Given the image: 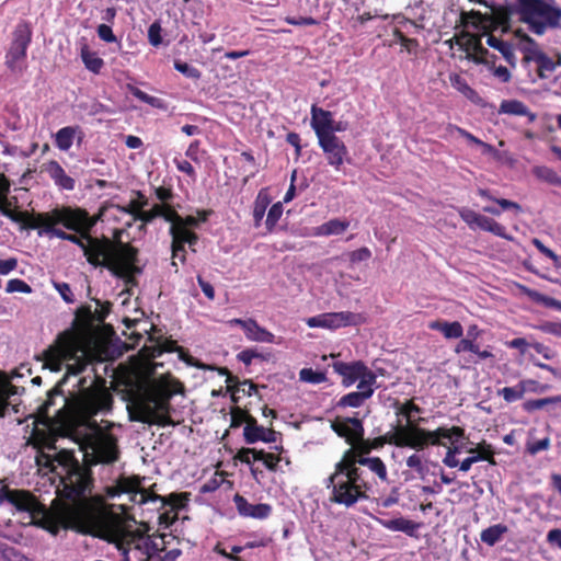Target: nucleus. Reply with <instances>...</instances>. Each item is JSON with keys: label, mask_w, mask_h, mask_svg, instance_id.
Here are the masks:
<instances>
[{"label": "nucleus", "mask_w": 561, "mask_h": 561, "mask_svg": "<svg viewBox=\"0 0 561 561\" xmlns=\"http://www.w3.org/2000/svg\"><path fill=\"white\" fill-rule=\"evenodd\" d=\"M182 392V383L173 378L161 377L154 380L138 401V415L131 420L148 424H167L171 409L170 400L173 396Z\"/></svg>", "instance_id": "nucleus-6"}, {"label": "nucleus", "mask_w": 561, "mask_h": 561, "mask_svg": "<svg viewBox=\"0 0 561 561\" xmlns=\"http://www.w3.org/2000/svg\"><path fill=\"white\" fill-rule=\"evenodd\" d=\"M111 542L122 552L124 557L130 551L139 552L141 556L152 558L163 551V536H149L146 529L137 527L129 529L127 527H118L111 535Z\"/></svg>", "instance_id": "nucleus-9"}, {"label": "nucleus", "mask_w": 561, "mask_h": 561, "mask_svg": "<svg viewBox=\"0 0 561 561\" xmlns=\"http://www.w3.org/2000/svg\"><path fill=\"white\" fill-rule=\"evenodd\" d=\"M345 453H351L350 465L355 468L366 467L371 473L376 474L382 482L388 481V471L383 461L379 457H365L360 450L350 448Z\"/></svg>", "instance_id": "nucleus-17"}, {"label": "nucleus", "mask_w": 561, "mask_h": 561, "mask_svg": "<svg viewBox=\"0 0 561 561\" xmlns=\"http://www.w3.org/2000/svg\"><path fill=\"white\" fill-rule=\"evenodd\" d=\"M520 20L528 25L530 32L542 35L548 28L559 25L561 9L545 0H523Z\"/></svg>", "instance_id": "nucleus-10"}, {"label": "nucleus", "mask_w": 561, "mask_h": 561, "mask_svg": "<svg viewBox=\"0 0 561 561\" xmlns=\"http://www.w3.org/2000/svg\"><path fill=\"white\" fill-rule=\"evenodd\" d=\"M270 204H271V197L267 193V190L262 188L257 193L256 198L254 201V206H253V220H254L255 227H260V225L264 218L266 208L268 207Z\"/></svg>", "instance_id": "nucleus-30"}, {"label": "nucleus", "mask_w": 561, "mask_h": 561, "mask_svg": "<svg viewBox=\"0 0 561 561\" xmlns=\"http://www.w3.org/2000/svg\"><path fill=\"white\" fill-rule=\"evenodd\" d=\"M371 257V251L364 247L350 253V261L352 263H358L367 261Z\"/></svg>", "instance_id": "nucleus-57"}, {"label": "nucleus", "mask_w": 561, "mask_h": 561, "mask_svg": "<svg viewBox=\"0 0 561 561\" xmlns=\"http://www.w3.org/2000/svg\"><path fill=\"white\" fill-rule=\"evenodd\" d=\"M478 344L476 341H472V339H461L457 345L455 346V352L457 354L463 353V352H470V353H478Z\"/></svg>", "instance_id": "nucleus-55"}, {"label": "nucleus", "mask_w": 561, "mask_h": 561, "mask_svg": "<svg viewBox=\"0 0 561 561\" xmlns=\"http://www.w3.org/2000/svg\"><path fill=\"white\" fill-rule=\"evenodd\" d=\"M500 113L510 114V115H518L526 116L528 115L527 106L517 100H504L500 105Z\"/></svg>", "instance_id": "nucleus-38"}, {"label": "nucleus", "mask_w": 561, "mask_h": 561, "mask_svg": "<svg viewBox=\"0 0 561 561\" xmlns=\"http://www.w3.org/2000/svg\"><path fill=\"white\" fill-rule=\"evenodd\" d=\"M463 23H471V25L477 30L485 31L486 26H484L485 18L482 13L477 11H471L470 13L462 14Z\"/></svg>", "instance_id": "nucleus-47"}, {"label": "nucleus", "mask_w": 561, "mask_h": 561, "mask_svg": "<svg viewBox=\"0 0 561 561\" xmlns=\"http://www.w3.org/2000/svg\"><path fill=\"white\" fill-rule=\"evenodd\" d=\"M332 367L336 374L343 377L342 383L345 387L354 385L370 369L360 360L351 363L334 362Z\"/></svg>", "instance_id": "nucleus-18"}, {"label": "nucleus", "mask_w": 561, "mask_h": 561, "mask_svg": "<svg viewBox=\"0 0 561 561\" xmlns=\"http://www.w3.org/2000/svg\"><path fill=\"white\" fill-rule=\"evenodd\" d=\"M515 37L518 39L517 47L524 54V60L527 62H537L545 53L537 42L528 36L524 31L516 30Z\"/></svg>", "instance_id": "nucleus-23"}, {"label": "nucleus", "mask_w": 561, "mask_h": 561, "mask_svg": "<svg viewBox=\"0 0 561 561\" xmlns=\"http://www.w3.org/2000/svg\"><path fill=\"white\" fill-rule=\"evenodd\" d=\"M43 355L45 366L51 371H60L65 367V377L82 373L92 360L90 352L69 336H60Z\"/></svg>", "instance_id": "nucleus-7"}, {"label": "nucleus", "mask_w": 561, "mask_h": 561, "mask_svg": "<svg viewBox=\"0 0 561 561\" xmlns=\"http://www.w3.org/2000/svg\"><path fill=\"white\" fill-rule=\"evenodd\" d=\"M463 435V428L458 426L450 428L440 426L434 431H428L415 425H410L398 427L390 443L398 447H410L415 450H423L430 445L445 446L444 440L454 444L459 438H462Z\"/></svg>", "instance_id": "nucleus-8"}, {"label": "nucleus", "mask_w": 561, "mask_h": 561, "mask_svg": "<svg viewBox=\"0 0 561 561\" xmlns=\"http://www.w3.org/2000/svg\"><path fill=\"white\" fill-rule=\"evenodd\" d=\"M7 293H25L30 294L32 291V288L30 285H27L24 280L14 278L10 279L7 283Z\"/></svg>", "instance_id": "nucleus-51"}, {"label": "nucleus", "mask_w": 561, "mask_h": 561, "mask_svg": "<svg viewBox=\"0 0 561 561\" xmlns=\"http://www.w3.org/2000/svg\"><path fill=\"white\" fill-rule=\"evenodd\" d=\"M260 460L263 461L264 466L268 470L275 471L277 463L280 461V457L273 454H267L263 450V457Z\"/></svg>", "instance_id": "nucleus-61"}, {"label": "nucleus", "mask_w": 561, "mask_h": 561, "mask_svg": "<svg viewBox=\"0 0 561 561\" xmlns=\"http://www.w3.org/2000/svg\"><path fill=\"white\" fill-rule=\"evenodd\" d=\"M507 530L508 528L504 524H496L483 529L480 534V539L485 545L492 547L502 539Z\"/></svg>", "instance_id": "nucleus-32"}, {"label": "nucleus", "mask_w": 561, "mask_h": 561, "mask_svg": "<svg viewBox=\"0 0 561 561\" xmlns=\"http://www.w3.org/2000/svg\"><path fill=\"white\" fill-rule=\"evenodd\" d=\"M407 466L411 469H414L420 474H423L425 471V467L422 462V459L417 454H413L408 457Z\"/></svg>", "instance_id": "nucleus-59"}, {"label": "nucleus", "mask_w": 561, "mask_h": 561, "mask_svg": "<svg viewBox=\"0 0 561 561\" xmlns=\"http://www.w3.org/2000/svg\"><path fill=\"white\" fill-rule=\"evenodd\" d=\"M367 399H369V392L353 391L340 399L339 407L359 408Z\"/></svg>", "instance_id": "nucleus-39"}, {"label": "nucleus", "mask_w": 561, "mask_h": 561, "mask_svg": "<svg viewBox=\"0 0 561 561\" xmlns=\"http://www.w3.org/2000/svg\"><path fill=\"white\" fill-rule=\"evenodd\" d=\"M174 68L187 78L199 79L201 77V71L197 68L181 60L174 61Z\"/></svg>", "instance_id": "nucleus-50"}, {"label": "nucleus", "mask_w": 561, "mask_h": 561, "mask_svg": "<svg viewBox=\"0 0 561 561\" xmlns=\"http://www.w3.org/2000/svg\"><path fill=\"white\" fill-rule=\"evenodd\" d=\"M0 559L3 561H24L23 556L2 541H0Z\"/></svg>", "instance_id": "nucleus-48"}, {"label": "nucleus", "mask_w": 561, "mask_h": 561, "mask_svg": "<svg viewBox=\"0 0 561 561\" xmlns=\"http://www.w3.org/2000/svg\"><path fill=\"white\" fill-rule=\"evenodd\" d=\"M460 216L468 225L472 226L476 225L478 227L480 218L482 215L477 214L473 210L470 209H463L460 211Z\"/></svg>", "instance_id": "nucleus-62"}, {"label": "nucleus", "mask_w": 561, "mask_h": 561, "mask_svg": "<svg viewBox=\"0 0 561 561\" xmlns=\"http://www.w3.org/2000/svg\"><path fill=\"white\" fill-rule=\"evenodd\" d=\"M428 328L440 332L446 339H459L463 334V328L460 322L436 320L428 323Z\"/></svg>", "instance_id": "nucleus-28"}, {"label": "nucleus", "mask_w": 561, "mask_h": 561, "mask_svg": "<svg viewBox=\"0 0 561 561\" xmlns=\"http://www.w3.org/2000/svg\"><path fill=\"white\" fill-rule=\"evenodd\" d=\"M533 174L549 184L561 185V178L557 175L551 169L542 165H536L533 168Z\"/></svg>", "instance_id": "nucleus-41"}, {"label": "nucleus", "mask_w": 561, "mask_h": 561, "mask_svg": "<svg viewBox=\"0 0 561 561\" xmlns=\"http://www.w3.org/2000/svg\"><path fill=\"white\" fill-rule=\"evenodd\" d=\"M332 430L340 436L344 437L346 442L357 451L369 453L370 447L368 443L364 442V427L362 422L355 417H347L344 420H336L332 423Z\"/></svg>", "instance_id": "nucleus-13"}, {"label": "nucleus", "mask_w": 561, "mask_h": 561, "mask_svg": "<svg viewBox=\"0 0 561 561\" xmlns=\"http://www.w3.org/2000/svg\"><path fill=\"white\" fill-rule=\"evenodd\" d=\"M54 288L58 291L65 302L72 304L75 302V295L67 283L54 282Z\"/></svg>", "instance_id": "nucleus-52"}, {"label": "nucleus", "mask_w": 561, "mask_h": 561, "mask_svg": "<svg viewBox=\"0 0 561 561\" xmlns=\"http://www.w3.org/2000/svg\"><path fill=\"white\" fill-rule=\"evenodd\" d=\"M446 136L453 137L454 134H458L459 136L463 137L468 142L473 145L482 144V140L470 134L463 128H460L456 125L448 124L445 128Z\"/></svg>", "instance_id": "nucleus-45"}, {"label": "nucleus", "mask_w": 561, "mask_h": 561, "mask_svg": "<svg viewBox=\"0 0 561 561\" xmlns=\"http://www.w3.org/2000/svg\"><path fill=\"white\" fill-rule=\"evenodd\" d=\"M12 203L7 198V196L0 197V213L12 221H20L21 215L11 210Z\"/></svg>", "instance_id": "nucleus-53"}, {"label": "nucleus", "mask_w": 561, "mask_h": 561, "mask_svg": "<svg viewBox=\"0 0 561 561\" xmlns=\"http://www.w3.org/2000/svg\"><path fill=\"white\" fill-rule=\"evenodd\" d=\"M118 489L121 493L127 494L129 500L136 504L160 503V507L165 505V501L162 496L140 489L138 479H122L118 482Z\"/></svg>", "instance_id": "nucleus-15"}, {"label": "nucleus", "mask_w": 561, "mask_h": 561, "mask_svg": "<svg viewBox=\"0 0 561 561\" xmlns=\"http://www.w3.org/2000/svg\"><path fill=\"white\" fill-rule=\"evenodd\" d=\"M169 214H173V209L170 206L157 204L149 210L138 211V215H136V220H140L142 222H151L158 217H162L164 220H167Z\"/></svg>", "instance_id": "nucleus-33"}, {"label": "nucleus", "mask_w": 561, "mask_h": 561, "mask_svg": "<svg viewBox=\"0 0 561 561\" xmlns=\"http://www.w3.org/2000/svg\"><path fill=\"white\" fill-rule=\"evenodd\" d=\"M3 502H8L20 512L28 513L31 523L41 526L53 535H57L61 528L77 529L82 522L83 507L78 503L66 505L65 502L54 500L53 506L47 508L30 492L8 488L0 489V504Z\"/></svg>", "instance_id": "nucleus-2"}, {"label": "nucleus", "mask_w": 561, "mask_h": 561, "mask_svg": "<svg viewBox=\"0 0 561 561\" xmlns=\"http://www.w3.org/2000/svg\"><path fill=\"white\" fill-rule=\"evenodd\" d=\"M282 215H283L282 203L278 202V203L272 205V207L270 208V210L267 213V217L265 220V226L268 231L273 230V228L276 226L277 221L282 217Z\"/></svg>", "instance_id": "nucleus-46"}, {"label": "nucleus", "mask_w": 561, "mask_h": 561, "mask_svg": "<svg viewBox=\"0 0 561 561\" xmlns=\"http://www.w3.org/2000/svg\"><path fill=\"white\" fill-rule=\"evenodd\" d=\"M539 329L548 334L561 336V323L560 322H545Z\"/></svg>", "instance_id": "nucleus-63"}, {"label": "nucleus", "mask_w": 561, "mask_h": 561, "mask_svg": "<svg viewBox=\"0 0 561 561\" xmlns=\"http://www.w3.org/2000/svg\"><path fill=\"white\" fill-rule=\"evenodd\" d=\"M32 39V30L26 22H20L13 32L11 46L5 55V64L13 72L23 70V61Z\"/></svg>", "instance_id": "nucleus-12"}, {"label": "nucleus", "mask_w": 561, "mask_h": 561, "mask_svg": "<svg viewBox=\"0 0 561 561\" xmlns=\"http://www.w3.org/2000/svg\"><path fill=\"white\" fill-rule=\"evenodd\" d=\"M351 453H344L334 466V472L327 478L325 486L331 490L330 501L351 507L360 500H367L373 483L366 471L350 465Z\"/></svg>", "instance_id": "nucleus-4"}, {"label": "nucleus", "mask_w": 561, "mask_h": 561, "mask_svg": "<svg viewBox=\"0 0 561 561\" xmlns=\"http://www.w3.org/2000/svg\"><path fill=\"white\" fill-rule=\"evenodd\" d=\"M377 382V376L373 370L366 373L359 380L357 389L359 392H369V398L374 394Z\"/></svg>", "instance_id": "nucleus-43"}, {"label": "nucleus", "mask_w": 561, "mask_h": 561, "mask_svg": "<svg viewBox=\"0 0 561 561\" xmlns=\"http://www.w3.org/2000/svg\"><path fill=\"white\" fill-rule=\"evenodd\" d=\"M536 65L539 78L547 79L558 67H561V53L553 51L552 55L543 53Z\"/></svg>", "instance_id": "nucleus-26"}, {"label": "nucleus", "mask_w": 561, "mask_h": 561, "mask_svg": "<svg viewBox=\"0 0 561 561\" xmlns=\"http://www.w3.org/2000/svg\"><path fill=\"white\" fill-rule=\"evenodd\" d=\"M350 227L348 220H341L339 218L331 219L322 225L314 227L312 236L314 237H329L340 236Z\"/></svg>", "instance_id": "nucleus-25"}, {"label": "nucleus", "mask_w": 561, "mask_h": 561, "mask_svg": "<svg viewBox=\"0 0 561 561\" xmlns=\"http://www.w3.org/2000/svg\"><path fill=\"white\" fill-rule=\"evenodd\" d=\"M233 503L238 514L242 517L266 519L272 514V506L266 503L251 504L240 494L233 496Z\"/></svg>", "instance_id": "nucleus-19"}, {"label": "nucleus", "mask_w": 561, "mask_h": 561, "mask_svg": "<svg viewBox=\"0 0 561 561\" xmlns=\"http://www.w3.org/2000/svg\"><path fill=\"white\" fill-rule=\"evenodd\" d=\"M286 22L290 25L302 26V25H317L318 21L311 16L302 18V16H288L286 18Z\"/></svg>", "instance_id": "nucleus-60"}, {"label": "nucleus", "mask_w": 561, "mask_h": 561, "mask_svg": "<svg viewBox=\"0 0 561 561\" xmlns=\"http://www.w3.org/2000/svg\"><path fill=\"white\" fill-rule=\"evenodd\" d=\"M83 136V131L79 126L62 127L55 135V146L61 151H68L73 141L77 139L78 142H81Z\"/></svg>", "instance_id": "nucleus-24"}, {"label": "nucleus", "mask_w": 561, "mask_h": 561, "mask_svg": "<svg viewBox=\"0 0 561 561\" xmlns=\"http://www.w3.org/2000/svg\"><path fill=\"white\" fill-rule=\"evenodd\" d=\"M299 379L307 383L319 385L327 381V376L323 371H316L312 368H302L299 371Z\"/></svg>", "instance_id": "nucleus-42"}, {"label": "nucleus", "mask_w": 561, "mask_h": 561, "mask_svg": "<svg viewBox=\"0 0 561 561\" xmlns=\"http://www.w3.org/2000/svg\"><path fill=\"white\" fill-rule=\"evenodd\" d=\"M478 227L484 231L492 232L497 237L504 238L506 240H512V237L506 234L505 227L492 218L481 216Z\"/></svg>", "instance_id": "nucleus-37"}, {"label": "nucleus", "mask_w": 561, "mask_h": 561, "mask_svg": "<svg viewBox=\"0 0 561 561\" xmlns=\"http://www.w3.org/2000/svg\"><path fill=\"white\" fill-rule=\"evenodd\" d=\"M528 383H533V381H522L514 387H505L499 391V394L508 403L515 402L524 397Z\"/></svg>", "instance_id": "nucleus-36"}, {"label": "nucleus", "mask_w": 561, "mask_h": 561, "mask_svg": "<svg viewBox=\"0 0 561 561\" xmlns=\"http://www.w3.org/2000/svg\"><path fill=\"white\" fill-rule=\"evenodd\" d=\"M18 266L16 259L0 260V275H8Z\"/></svg>", "instance_id": "nucleus-64"}, {"label": "nucleus", "mask_w": 561, "mask_h": 561, "mask_svg": "<svg viewBox=\"0 0 561 561\" xmlns=\"http://www.w3.org/2000/svg\"><path fill=\"white\" fill-rule=\"evenodd\" d=\"M243 435L248 444H254L256 442L274 443L277 434L271 428L259 425L254 417H249L243 428Z\"/></svg>", "instance_id": "nucleus-20"}, {"label": "nucleus", "mask_w": 561, "mask_h": 561, "mask_svg": "<svg viewBox=\"0 0 561 561\" xmlns=\"http://www.w3.org/2000/svg\"><path fill=\"white\" fill-rule=\"evenodd\" d=\"M148 41L154 47H158L162 43L161 26L158 22H154L149 26Z\"/></svg>", "instance_id": "nucleus-54"}, {"label": "nucleus", "mask_w": 561, "mask_h": 561, "mask_svg": "<svg viewBox=\"0 0 561 561\" xmlns=\"http://www.w3.org/2000/svg\"><path fill=\"white\" fill-rule=\"evenodd\" d=\"M80 56L85 68L93 73H99L104 66L103 59L100 58L95 51H92L87 45L81 47Z\"/></svg>", "instance_id": "nucleus-34"}, {"label": "nucleus", "mask_w": 561, "mask_h": 561, "mask_svg": "<svg viewBox=\"0 0 561 561\" xmlns=\"http://www.w3.org/2000/svg\"><path fill=\"white\" fill-rule=\"evenodd\" d=\"M311 128L313 129L318 139L331 135V126L333 122V115L330 111L323 110L316 104L311 106Z\"/></svg>", "instance_id": "nucleus-21"}, {"label": "nucleus", "mask_w": 561, "mask_h": 561, "mask_svg": "<svg viewBox=\"0 0 561 561\" xmlns=\"http://www.w3.org/2000/svg\"><path fill=\"white\" fill-rule=\"evenodd\" d=\"M44 171L60 190L72 191L76 186L73 178L69 176L59 162L50 160L44 164Z\"/></svg>", "instance_id": "nucleus-22"}, {"label": "nucleus", "mask_w": 561, "mask_h": 561, "mask_svg": "<svg viewBox=\"0 0 561 561\" xmlns=\"http://www.w3.org/2000/svg\"><path fill=\"white\" fill-rule=\"evenodd\" d=\"M469 453L472 454V456L466 458L460 462V471L467 472L470 470L473 463L479 462L481 460H490L492 454L491 451L489 454H485L484 450H482L481 453H477L476 449H470Z\"/></svg>", "instance_id": "nucleus-44"}, {"label": "nucleus", "mask_w": 561, "mask_h": 561, "mask_svg": "<svg viewBox=\"0 0 561 561\" xmlns=\"http://www.w3.org/2000/svg\"><path fill=\"white\" fill-rule=\"evenodd\" d=\"M248 340L261 343H273L275 335L266 329L259 325L253 319H248V325L243 330Z\"/></svg>", "instance_id": "nucleus-27"}, {"label": "nucleus", "mask_w": 561, "mask_h": 561, "mask_svg": "<svg viewBox=\"0 0 561 561\" xmlns=\"http://www.w3.org/2000/svg\"><path fill=\"white\" fill-rule=\"evenodd\" d=\"M207 213H203L201 218L194 216L181 217L175 210L173 214H169L167 221L171 222L170 234L172 236V256L173 259H180L181 262L185 261V249L184 244L187 243L193 249L196 244L198 237L195 232H192L188 228L196 227L199 222L206 221Z\"/></svg>", "instance_id": "nucleus-11"}, {"label": "nucleus", "mask_w": 561, "mask_h": 561, "mask_svg": "<svg viewBox=\"0 0 561 561\" xmlns=\"http://www.w3.org/2000/svg\"><path fill=\"white\" fill-rule=\"evenodd\" d=\"M486 44L499 50L503 58L512 66H516V56L514 53V47L511 43L502 41L501 38H497L493 35H489L486 38Z\"/></svg>", "instance_id": "nucleus-29"}, {"label": "nucleus", "mask_w": 561, "mask_h": 561, "mask_svg": "<svg viewBox=\"0 0 561 561\" xmlns=\"http://www.w3.org/2000/svg\"><path fill=\"white\" fill-rule=\"evenodd\" d=\"M87 379L81 378L78 382V393L68 400L59 390L55 389L48 393L47 400L41 407V413L50 417L49 409L55 405L56 398L61 400V408L56 416H61L62 410L71 420L87 422L90 433L85 435L81 448L84 450L85 465L80 463L73 453L66 448H58L55 439H46L41 446L36 462L39 467L48 468L60 478L62 483V495L68 499L66 505L81 504L83 507L82 527L89 513L88 494L91 493L93 478L90 466L112 465L119 459L117 438L108 431L103 430L95 421H90L93 415L106 414L111 411L113 397L105 387L103 379H93L85 386Z\"/></svg>", "instance_id": "nucleus-1"}, {"label": "nucleus", "mask_w": 561, "mask_h": 561, "mask_svg": "<svg viewBox=\"0 0 561 561\" xmlns=\"http://www.w3.org/2000/svg\"><path fill=\"white\" fill-rule=\"evenodd\" d=\"M493 76L496 77L501 82L506 83L511 80L512 75L510 70L504 66L495 67L494 65L490 68Z\"/></svg>", "instance_id": "nucleus-58"}, {"label": "nucleus", "mask_w": 561, "mask_h": 561, "mask_svg": "<svg viewBox=\"0 0 561 561\" xmlns=\"http://www.w3.org/2000/svg\"><path fill=\"white\" fill-rule=\"evenodd\" d=\"M128 91L139 101L149 104L152 107L165 111L168 108L167 103L157 96L149 95L148 93L141 91L137 87L128 85Z\"/></svg>", "instance_id": "nucleus-35"}, {"label": "nucleus", "mask_w": 561, "mask_h": 561, "mask_svg": "<svg viewBox=\"0 0 561 561\" xmlns=\"http://www.w3.org/2000/svg\"><path fill=\"white\" fill-rule=\"evenodd\" d=\"M318 144L324 152L328 163L335 170H340L348 154L345 144L336 135L320 138Z\"/></svg>", "instance_id": "nucleus-16"}, {"label": "nucleus", "mask_w": 561, "mask_h": 561, "mask_svg": "<svg viewBox=\"0 0 561 561\" xmlns=\"http://www.w3.org/2000/svg\"><path fill=\"white\" fill-rule=\"evenodd\" d=\"M263 457V450H256L255 448H242L238 458L241 462L250 465L252 461H256Z\"/></svg>", "instance_id": "nucleus-49"}, {"label": "nucleus", "mask_w": 561, "mask_h": 561, "mask_svg": "<svg viewBox=\"0 0 561 561\" xmlns=\"http://www.w3.org/2000/svg\"><path fill=\"white\" fill-rule=\"evenodd\" d=\"M478 194L489 201L495 202L503 210H514L515 213L522 211V206L516 202H512L505 198H495L486 190H479Z\"/></svg>", "instance_id": "nucleus-40"}, {"label": "nucleus", "mask_w": 561, "mask_h": 561, "mask_svg": "<svg viewBox=\"0 0 561 561\" xmlns=\"http://www.w3.org/2000/svg\"><path fill=\"white\" fill-rule=\"evenodd\" d=\"M98 36L105 43H116L117 37L114 35L112 27L107 24H100L96 28Z\"/></svg>", "instance_id": "nucleus-56"}, {"label": "nucleus", "mask_w": 561, "mask_h": 561, "mask_svg": "<svg viewBox=\"0 0 561 561\" xmlns=\"http://www.w3.org/2000/svg\"><path fill=\"white\" fill-rule=\"evenodd\" d=\"M383 526L389 530L402 531L409 536H413L420 528V524L404 517L389 519L385 522Z\"/></svg>", "instance_id": "nucleus-31"}, {"label": "nucleus", "mask_w": 561, "mask_h": 561, "mask_svg": "<svg viewBox=\"0 0 561 561\" xmlns=\"http://www.w3.org/2000/svg\"><path fill=\"white\" fill-rule=\"evenodd\" d=\"M96 220L91 218L85 210L71 207L55 208L49 213L37 214L35 226L43 228L46 233L61 240L70 241L80 249L85 241Z\"/></svg>", "instance_id": "nucleus-5"}, {"label": "nucleus", "mask_w": 561, "mask_h": 561, "mask_svg": "<svg viewBox=\"0 0 561 561\" xmlns=\"http://www.w3.org/2000/svg\"><path fill=\"white\" fill-rule=\"evenodd\" d=\"M81 248L87 261L94 267H104L115 276L131 282L135 274L140 273L136 265L138 251L129 244L115 245L107 238H95L90 233L84 236Z\"/></svg>", "instance_id": "nucleus-3"}, {"label": "nucleus", "mask_w": 561, "mask_h": 561, "mask_svg": "<svg viewBox=\"0 0 561 561\" xmlns=\"http://www.w3.org/2000/svg\"><path fill=\"white\" fill-rule=\"evenodd\" d=\"M359 314L350 311H340L321 313L314 317H310L306 320V323L309 328L336 330L348 325H356L359 323Z\"/></svg>", "instance_id": "nucleus-14"}]
</instances>
